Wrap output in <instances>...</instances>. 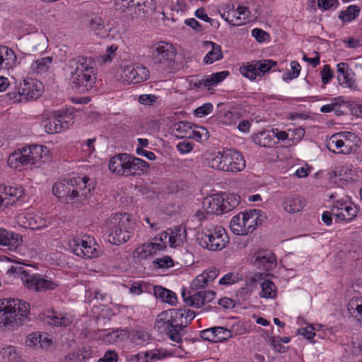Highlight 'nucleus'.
I'll return each mask as SVG.
<instances>
[{
    "label": "nucleus",
    "mask_w": 362,
    "mask_h": 362,
    "mask_svg": "<svg viewBox=\"0 0 362 362\" xmlns=\"http://www.w3.org/2000/svg\"><path fill=\"white\" fill-rule=\"evenodd\" d=\"M0 354L7 362H18L19 361V355L13 346L2 348Z\"/></svg>",
    "instance_id": "38"
},
{
    "label": "nucleus",
    "mask_w": 362,
    "mask_h": 362,
    "mask_svg": "<svg viewBox=\"0 0 362 362\" xmlns=\"http://www.w3.org/2000/svg\"><path fill=\"white\" fill-rule=\"evenodd\" d=\"M361 9L356 5H351L346 10L340 12L339 18L344 22L354 20L360 13Z\"/></svg>",
    "instance_id": "34"
},
{
    "label": "nucleus",
    "mask_w": 362,
    "mask_h": 362,
    "mask_svg": "<svg viewBox=\"0 0 362 362\" xmlns=\"http://www.w3.org/2000/svg\"><path fill=\"white\" fill-rule=\"evenodd\" d=\"M228 75L229 72L228 71H223L209 76H204L202 80H191L189 86L191 88H199L204 86L210 88V87L214 86L223 81Z\"/></svg>",
    "instance_id": "16"
},
{
    "label": "nucleus",
    "mask_w": 362,
    "mask_h": 362,
    "mask_svg": "<svg viewBox=\"0 0 362 362\" xmlns=\"http://www.w3.org/2000/svg\"><path fill=\"white\" fill-rule=\"evenodd\" d=\"M244 219L245 211L240 212L238 215L233 217L230 223V228L235 234L239 235H244Z\"/></svg>",
    "instance_id": "29"
},
{
    "label": "nucleus",
    "mask_w": 362,
    "mask_h": 362,
    "mask_svg": "<svg viewBox=\"0 0 362 362\" xmlns=\"http://www.w3.org/2000/svg\"><path fill=\"white\" fill-rule=\"evenodd\" d=\"M238 119V114L235 112L228 111L222 117V122L227 124L235 123Z\"/></svg>",
    "instance_id": "61"
},
{
    "label": "nucleus",
    "mask_w": 362,
    "mask_h": 362,
    "mask_svg": "<svg viewBox=\"0 0 362 362\" xmlns=\"http://www.w3.org/2000/svg\"><path fill=\"white\" fill-rule=\"evenodd\" d=\"M322 82L323 84L328 83L334 76L333 71H332L329 64H325L321 71Z\"/></svg>",
    "instance_id": "58"
},
{
    "label": "nucleus",
    "mask_w": 362,
    "mask_h": 362,
    "mask_svg": "<svg viewBox=\"0 0 362 362\" xmlns=\"http://www.w3.org/2000/svg\"><path fill=\"white\" fill-rule=\"evenodd\" d=\"M153 264L156 268H170L173 267V259L169 256H164L162 258H158L153 261Z\"/></svg>",
    "instance_id": "47"
},
{
    "label": "nucleus",
    "mask_w": 362,
    "mask_h": 362,
    "mask_svg": "<svg viewBox=\"0 0 362 362\" xmlns=\"http://www.w3.org/2000/svg\"><path fill=\"white\" fill-rule=\"evenodd\" d=\"M43 88L42 83L37 80L30 78L24 81V83L21 88V91L17 93H9L8 95L14 102L21 101L22 98H24L25 100H35L41 95Z\"/></svg>",
    "instance_id": "10"
},
{
    "label": "nucleus",
    "mask_w": 362,
    "mask_h": 362,
    "mask_svg": "<svg viewBox=\"0 0 362 362\" xmlns=\"http://www.w3.org/2000/svg\"><path fill=\"white\" fill-rule=\"evenodd\" d=\"M194 15L197 18L202 20L205 22L209 23L211 26L214 25L215 23H217L218 25V23L216 22L214 19H212L208 16L204 7L197 9L194 13Z\"/></svg>",
    "instance_id": "55"
},
{
    "label": "nucleus",
    "mask_w": 362,
    "mask_h": 362,
    "mask_svg": "<svg viewBox=\"0 0 362 362\" xmlns=\"http://www.w3.org/2000/svg\"><path fill=\"white\" fill-rule=\"evenodd\" d=\"M305 202L300 197H289L284 202V209L290 213H295L302 210Z\"/></svg>",
    "instance_id": "25"
},
{
    "label": "nucleus",
    "mask_w": 362,
    "mask_h": 362,
    "mask_svg": "<svg viewBox=\"0 0 362 362\" xmlns=\"http://www.w3.org/2000/svg\"><path fill=\"white\" fill-rule=\"evenodd\" d=\"M157 100V97L154 95H141L139 97V102L141 104L146 105H151L154 103Z\"/></svg>",
    "instance_id": "64"
},
{
    "label": "nucleus",
    "mask_w": 362,
    "mask_h": 362,
    "mask_svg": "<svg viewBox=\"0 0 362 362\" xmlns=\"http://www.w3.org/2000/svg\"><path fill=\"white\" fill-rule=\"evenodd\" d=\"M127 335L128 331L127 329L117 328L104 334V339L106 342L115 343L127 338Z\"/></svg>",
    "instance_id": "33"
},
{
    "label": "nucleus",
    "mask_w": 362,
    "mask_h": 362,
    "mask_svg": "<svg viewBox=\"0 0 362 362\" xmlns=\"http://www.w3.org/2000/svg\"><path fill=\"white\" fill-rule=\"evenodd\" d=\"M149 169V164L136 156L131 155L130 163H129V171L130 175H135L137 171H139L137 174L146 173Z\"/></svg>",
    "instance_id": "24"
},
{
    "label": "nucleus",
    "mask_w": 362,
    "mask_h": 362,
    "mask_svg": "<svg viewBox=\"0 0 362 362\" xmlns=\"http://www.w3.org/2000/svg\"><path fill=\"white\" fill-rule=\"evenodd\" d=\"M135 224V221L129 214H112L106 221L108 241L116 245L127 242L133 235Z\"/></svg>",
    "instance_id": "4"
},
{
    "label": "nucleus",
    "mask_w": 362,
    "mask_h": 362,
    "mask_svg": "<svg viewBox=\"0 0 362 362\" xmlns=\"http://www.w3.org/2000/svg\"><path fill=\"white\" fill-rule=\"evenodd\" d=\"M202 339L212 342L224 341L232 337L231 332L223 327H214L200 332Z\"/></svg>",
    "instance_id": "15"
},
{
    "label": "nucleus",
    "mask_w": 362,
    "mask_h": 362,
    "mask_svg": "<svg viewBox=\"0 0 362 362\" xmlns=\"http://www.w3.org/2000/svg\"><path fill=\"white\" fill-rule=\"evenodd\" d=\"M358 214V209L351 203L337 201L332 206V215L337 221H349L354 219Z\"/></svg>",
    "instance_id": "13"
},
{
    "label": "nucleus",
    "mask_w": 362,
    "mask_h": 362,
    "mask_svg": "<svg viewBox=\"0 0 362 362\" xmlns=\"http://www.w3.org/2000/svg\"><path fill=\"white\" fill-rule=\"evenodd\" d=\"M85 359V356L82 353L73 352L65 355L63 358L61 359L62 362H81Z\"/></svg>",
    "instance_id": "53"
},
{
    "label": "nucleus",
    "mask_w": 362,
    "mask_h": 362,
    "mask_svg": "<svg viewBox=\"0 0 362 362\" xmlns=\"http://www.w3.org/2000/svg\"><path fill=\"white\" fill-rule=\"evenodd\" d=\"M43 321L54 326H66L67 320L65 317H59L54 311H48L43 317Z\"/></svg>",
    "instance_id": "35"
},
{
    "label": "nucleus",
    "mask_w": 362,
    "mask_h": 362,
    "mask_svg": "<svg viewBox=\"0 0 362 362\" xmlns=\"http://www.w3.org/2000/svg\"><path fill=\"white\" fill-rule=\"evenodd\" d=\"M148 70L141 64L124 66L122 69V77L127 82L139 83L148 79Z\"/></svg>",
    "instance_id": "12"
},
{
    "label": "nucleus",
    "mask_w": 362,
    "mask_h": 362,
    "mask_svg": "<svg viewBox=\"0 0 362 362\" xmlns=\"http://www.w3.org/2000/svg\"><path fill=\"white\" fill-rule=\"evenodd\" d=\"M169 320H170V339L173 341L180 343L182 341L181 332L187 327L185 322V309H170Z\"/></svg>",
    "instance_id": "11"
},
{
    "label": "nucleus",
    "mask_w": 362,
    "mask_h": 362,
    "mask_svg": "<svg viewBox=\"0 0 362 362\" xmlns=\"http://www.w3.org/2000/svg\"><path fill=\"white\" fill-rule=\"evenodd\" d=\"M208 281L205 279V276L202 274L196 277L192 281L191 290L203 288L207 286Z\"/></svg>",
    "instance_id": "57"
},
{
    "label": "nucleus",
    "mask_w": 362,
    "mask_h": 362,
    "mask_svg": "<svg viewBox=\"0 0 362 362\" xmlns=\"http://www.w3.org/2000/svg\"><path fill=\"white\" fill-rule=\"evenodd\" d=\"M212 49L209 51L204 58V62L206 64H212L214 62L221 59L223 57L221 48L217 44L213 42H209Z\"/></svg>",
    "instance_id": "30"
},
{
    "label": "nucleus",
    "mask_w": 362,
    "mask_h": 362,
    "mask_svg": "<svg viewBox=\"0 0 362 362\" xmlns=\"http://www.w3.org/2000/svg\"><path fill=\"white\" fill-rule=\"evenodd\" d=\"M89 27L92 32L101 38L109 35V30L104 24V21L100 16H95L89 20Z\"/></svg>",
    "instance_id": "21"
},
{
    "label": "nucleus",
    "mask_w": 362,
    "mask_h": 362,
    "mask_svg": "<svg viewBox=\"0 0 362 362\" xmlns=\"http://www.w3.org/2000/svg\"><path fill=\"white\" fill-rule=\"evenodd\" d=\"M256 67L255 62L252 61L250 63H247L246 66H242L240 68V71L245 77L250 80H255L257 76H259Z\"/></svg>",
    "instance_id": "39"
},
{
    "label": "nucleus",
    "mask_w": 362,
    "mask_h": 362,
    "mask_svg": "<svg viewBox=\"0 0 362 362\" xmlns=\"http://www.w3.org/2000/svg\"><path fill=\"white\" fill-rule=\"evenodd\" d=\"M30 304L18 298L0 299V325L18 327L29 320Z\"/></svg>",
    "instance_id": "3"
},
{
    "label": "nucleus",
    "mask_w": 362,
    "mask_h": 362,
    "mask_svg": "<svg viewBox=\"0 0 362 362\" xmlns=\"http://www.w3.org/2000/svg\"><path fill=\"white\" fill-rule=\"evenodd\" d=\"M152 286H151L147 283H145V282L134 283L132 285V286L130 288V291L132 293H136V294H140L144 291L150 292V288Z\"/></svg>",
    "instance_id": "52"
},
{
    "label": "nucleus",
    "mask_w": 362,
    "mask_h": 362,
    "mask_svg": "<svg viewBox=\"0 0 362 362\" xmlns=\"http://www.w3.org/2000/svg\"><path fill=\"white\" fill-rule=\"evenodd\" d=\"M133 255L134 257H138L141 259H145L149 256H152L151 250L149 247V245L147 243H144L142 245L136 248L133 252Z\"/></svg>",
    "instance_id": "42"
},
{
    "label": "nucleus",
    "mask_w": 362,
    "mask_h": 362,
    "mask_svg": "<svg viewBox=\"0 0 362 362\" xmlns=\"http://www.w3.org/2000/svg\"><path fill=\"white\" fill-rule=\"evenodd\" d=\"M8 240H6V245L9 247L10 250H15L23 242V237L18 233L8 231L7 233Z\"/></svg>",
    "instance_id": "40"
},
{
    "label": "nucleus",
    "mask_w": 362,
    "mask_h": 362,
    "mask_svg": "<svg viewBox=\"0 0 362 362\" xmlns=\"http://www.w3.org/2000/svg\"><path fill=\"white\" fill-rule=\"evenodd\" d=\"M117 354L114 351H107L103 357L98 359V362H117Z\"/></svg>",
    "instance_id": "63"
},
{
    "label": "nucleus",
    "mask_w": 362,
    "mask_h": 362,
    "mask_svg": "<svg viewBox=\"0 0 362 362\" xmlns=\"http://www.w3.org/2000/svg\"><path fill=\"white\" fill-rule=\"evenodd\" d=\"M169 324V310L163 311L156 320L155 327L160 332H165L170 338L169 331L170 328Z\"/></svg>",
    "instance_id": "28"
},
{
    "label": "nucleus",
    "mask_w": 362,
    "mask_h": 362,
    "mask_svg": "<svg viewBox=\"0 0 362 362\" xmlns=\"http://www.w3.org/2000/svg\"><path fill=\"white\" fill-rule=\"evenodd\" d=\"M121 165L122 161L120 153L110 158L109 161V169L112 173H115L118 175V173L119 172V169L120 168Z\"/></svg>",
    "instance_id": "51"
},
{
    "label": "nucleus",
    "mask_w": 362,
    "mask_h": 362,
    "mask_svg": "<svg viewBox=\"0 0 362 362\" xmlns=\"http://www.w3.org/2000/svg\"><path fill=\"white\" fill-rule=\"evenodd\" d=\"M197 128V127H196ZM208 131L204 127H198V129H191L189 139H193L197 141H202L203 139H208Z\"/></svg>",
    "instance_id": "43"
},
{
    "label": "nucleus",
    "mask_w": 362,
    "mask_h": 362,
    "mask_svg": "<svg viewBox=\"0 0 362 362\" xmlns=\"http://www.w3.org/2000/svg\"><path fill=\"white\" fill-rule=\"evenodd\" d=\"M351 75H354V73H349L346 74V75H339L337 76V80L341 85H344L345 86L348 88H355L356 86V81L354 77Z\"/></svg>",
    "instance_id": "46"
},
{
    "label": "nucleus",
    "mask_w": 362,
    "mask_h": 362,
    "mask_svg": "<svg viewBox=\"0 0 362 362\" xmlns=\"http://www.w3.org/2000/svg\"><path fill=\"white\" fill-rule=\"evenodd\" d=\"M298 334H302L308 339H311L315 336L314 328L312 326L301 327L297 330Z\"/></svg>",
    "instance_id": "62"
},
{
    "label": "nucleus",
    "mask_w": 362,
    "mask_h": 362,
    "mask_svg": "<svg viewBox=\"0 0 362 362\" xmlns=\"http://www.w3.org/2000/svg\"><path fill=\"white\" fill-rule=\"evenodd\" d=\"M72 88L83 93L93 87L97 78L95 62L91 57L79 55L70 59L66 65Z\"/></svg>",
    "instance_id": "1"
},
{
    "label": "nucleus",
    "mask_w": 362,
    "mask_h": 362,
    "mask_svg": "<svg viewBox=\"0 0 362 362\" xmlns=\"http://www.w3.org/2000/svg\"><path fill=\"white\" fill-rule=\"evenodd\" d=\"M80 243L81 244V246L83 247L85 257L93 258L98 256V251L96 248L91 245L90 243H88L86 240L81 239Z\"/></svg>",
    "instance_id": "45"
},
{
    "label": "nucleus",
    "mask_w": 362,
    "mask_h": 362,
    "mask_svg": "<svg viewBox=\"0 0 362 362\" xmlns=\"http://www.w3.org/2000/svg\"><path fill=\"white\" fill-rule=\"evenodd\" d=\"M52 62V57H46L35 61L31 66L32 70L37 74H44L48 71Z\"/></svg>",
    "instance_id": "31"
},
{
    "label": "nucleus",
    "mask_w": 362,
    "mask_h": 362,
    "mask_svg": "<svg viewBox=\"0 0 362 362\" xmlns=\"http://www.w3.org/2000/svg\"><path fill=\"white\" fill-rule=\"evenodd\" d=\"M252 35L258 42H265L269 38V34L260 28L253 29L252 30Z\"/></svg>",
    "instance_id": "56"
},
{
    "label": "nucleus",
    "mask_w": 362,
    "mask_h": 362,
    "mask_svg": "<svg viewBox=\"0 0 362 362\" xmlns=\"http://www.w3.org/2000/svg\"><path fill=\"white\" fill-rule=\"evenodd\" d=\"M182 296L185 302L189 306L201 308L203 305H204L203 291H197L194 293H192L188 298H186L185 291H183L182 292Z\"/></svg>",
    "instance_id": "32"
},
{
    "label": "nucleus",
    "mask_w": 362,
    "mask_h": 362,
    "mask_svg": "<svg viewBox=\"0 0 362 362\" xmlns=\"http://www.w3.org/2000/svg\"><path fill=\"white\" fill-rule=\"evenodd\" d=\"M193 126L187 121H180L173 125V132L177 137L188 138L190 136V131Z\"/></svg>",
    "instance_id": "26"
},
{
    "label": "nucleus",
    "mask_w": 362,
    "mask_h": 362,
    "mask_svg": "<svg viewBox=\"0 0 362 362\" xmlns=\"http://www.w3.org/2000/svg\"><path fill=\"white\" fill-rule=\"evenodd\" d=\"M90 178L74 176L66 177L56 182L52 187V193L66 202L88 199L91 196V191L95 189V183L89 182Z\"/></svg>",
    "instance_id": "2"
},
{
    "label": "nucleus",
    "mask_w": 362,
    "mask_h": 362,
    "mask_svg": "<svg viewBox=\"0 0 362 362\" xmlns=\"http://www.w3.org/2000/svg\"><path fill=\"white\" fill-rule=\"evenodd\" d=\"M176 51L172 44L160 42L153 47V61L160 70L169 72L174 65Z\"/></svg>",
    "instance_id": "8"
},
{
    "label": "nucleus",
    "mask_w": 362,
    "mask_h": 362,
    "mask_svg": "<svg viewBox=\"0 0 362 362\" xmlns=\"http://www.w3.org/2000/svg\"><path fill=\"white\" fill-rule=\"evenodd\" d=\"M64 115L56 114L50 118L45 120V130L48 134H57L61 132L64 129Z\"/></svg>",
    "instance_id": "18"
},
{
    "label": "nucleus",
    "mask_w": 362,
    "mask_h": 362,
    "mask_svg": "<svg viewBox=\"0 0 362 362\" xmlns=\"http://www.w3.org/2000/svg\"><path fill=\"white\" fill-rule=\"evenodd\" d=\"M209 165L212 168L224 172L238 173L245 168L246 164L240 151L228 149L217 152L209 160Z\"/></svg>",
    "instance_id": "6"
},
{
    "label": "nucleus",
    "mask_w": 362,
    "mask_h": 362,
    "mask_svg": "<svg viewBox=\"0 0 362 362\" xmlns=\"http://www.w3.org/2000/svg\"><path fill=\"white\" fill-rule=\"evenodd\" d=\"M154 296L156 298L160 300L162 302L167 303L170 305H175L177 301L176 294L161 286H152Z\"/></svg>",
    "instance_id": "20"
},
{
    "label": "nucleus",
    "mask_w": 362,
    "mask_h": 362,
    "mask_svg": "<svg viewBox=\"0 0 362 362\" xmlns=\"http://www.w3.org/2000/svg\"><path fill=\"white\" fill-rule=\"evenodd\" d=\"M252 263L259 269L265 271H271L276 264L275 255L270 250H259L252 257Z\"/></svg>",
    "instance_id": "14"
},
{
    "label": "nucleus",
    "mask_w": 362,
    "mask_h": 362,
    "mask_svg": "<svg viewBox=\"0 0 362 362\" xmlns=\"http://www.w3.org/2000/svg\"><path fill=\"white\" fill-rule=\"evenodd\" d=\"M28 150L24 148L21 152H15L9 156L8 164L13 168H18L26 165L30 163V155L27 153Z\"/></svg>",
    "instance_id": "19"
},
{
    "label": "nucleus",
    "mask_w": 362,
    "mask_h": 362,
    "mask_svg": "<svg viewBox=\"0 0 362 362\" xmlns=\"http://www.w3.org/2000/svg\"><path fill=\"white\" fill-rule=\"evenodd\" d=\"M255 209L245 211V221L243 224L244 235L252 233L257 227V216H255Z\"/></svg>",
    "instance_id": "27"
},
{
    "label": "nucleus",
    "mask_w": 362,
    "mask_h": 362,
    "mask_svg": "<svg viewBox=\"0 0 362 362\" xmlns=\"http://www.w3.org/2000/svg\"><path fill=\"white\" fill-rule=\"evenodd\" d=\"M220 195H221V199L223 201L221 203L223 214L236 208L240 204V197L238 194L222 193Z\"/></svg>",
    "instance_id": "23"
},
{
    "label": "nucleus",
    "mask_w": 362,
    "mask_h": 362,
    "mask_svg": "<svg viewBox=\"0 0 362 362\" xmlns=\"http://www.w3.org/2000/svg\"><path fill=\"white\" fill-rule=\"evenodd\" d=\"M247 9H249L250 15L257 18L262 13L261 5L258 1L251 0L247 3Z\"/></svg>",
    "instance_id": "54"
},
{
    "label": "nucleus",
    "mask_w": 362,
    "mask_h": 362,
    "mask_svg": "<svg viewBox=\"0 0 362 362\" xmlns=\"http://www.w3.org/2000/svg\"><path fill=\"white\" fill-rule=\"evenodd\" d=\"M256 65V69L258 71L259 76H262L266 72H268L277 66V63L272 59L254 60Z\"/></svg>",
    "instance_id": "37"
},
{
    "label": "nucleus",
    "mask_w": 362,
    "mask_h": 362,
    "mask_svg": "<svg viewBox=\"0 0 362 362\" xmlns=\"http://www.w3.org/2000/svg\"><path fill=\"white\" fill-rule=\"evenodd\" d=\"M197 240L203 248L211 251H218L224 248L229 242V237L226 230L221 226L206 229L199 233Z\"/></svg>",
    "instance_id": "7"
},
{
    "label": "nucleus",
    "mask_w": 362,
    "mask_h": 362,
    "mask_svg": "<svg viewBox=\"0 0 362 362\" xmlns=\"http://www.w3.org/2000/svg\"><path fill=\"white\" fill-rule=\"evenodd\" d=\"M238 280V275L233 272H230L224 275L220 280L219 284L221 285H231Z\"/></svg>",
    "instance_id": "60"
},
{
    "label": "nucleus",
    "mask_w": 362,
    "mask_h": 362,
    "mask_svg": "<svg viewBox=\"0 0 362 362\" xmlns=\"http://www.w3.org/2000/svg\"><path fill=\"white\" fill-rule=\"evenodd\" d=\"M4 193L6 196H9L11 197H13V199L12 202H15L17 201L20 197H22V194L23 193V189L22 187H6L4 189Z\"/></svg>",
    "instance_id": "44"
},
{
    "label": "nucleus",
    "mask_w": 362,
    "mask_h": 362,
    "mask_svg": "<svg viewBox=\"0 0 362 362\" xmlns=\"http://www.w3.org/2000/svg\"><path fill=\"white\" fill-rule=\"evenodd\" d=\"M123 11L132 12L137 17L146 18L156 9L154 0H117Z\"/></svg>",
    "instance_id": "9"
},
{
    "label": "nucleus",
    "mask_w": 362,
    "mask_h": 362,
    "mask_svg": "<svg viewBox=\"0 0 362 362\" xmlns=\"http://www.w3.org/2000/svg\"><path fill=\"white\" fill-rule=\"evenodd\" d=\"M291 72H289L283 76V79L286 81L296 78L298 76L300 71V66L298 62L293 61L291 63Z\"/></svg>",
    "instance_id": "49"
},
{
    "label": "nucleus",
    "mask_w": 362,
    "mask_h": 362,
    "mask_svg": "<svg viewBox=\"0 0 362 362\" xmlns=\"http://www.w3.org/2000/svg\"><path fill=\"white\" fill-rule=\"evenodd\" d=\"M220 194H214L207 196L203 199L202 207L206 214H223V207L221 203L223 202Z\"/></svg>",
    "instance_id": "17"
},
{
    "label": "nucleus",
    "mask_w": 362,
    "mask_h": 362,
    "mask_svg": "<svg viewBox=\"0 0 362 362\" xmlns=\"http://www.w3.org/2000/svg\"><path fill=\"white\" fill-rule=\"evenodd\" d=\"M7 274H16L21 279L23 285L29 290L35 292H46L55 289L58 284L46 276L40 274H30L23 267L12 266Z\"/></svg>",
    "instance_id": "5"
},
{
    "label": "nucleus",
    "mask_w": 362,
    "mask_h": 362,
    "mask_svg": "<svg viewBox=\"0 0 362 362\" xmlns=\"http://www.w3.org/2000/svg\"><path fill=\"white\" fill-rule=\"evenodd\" d=\"M117 49V46L115 45H112L107 48L106 53L102 56V59L103 62H110L115 57V52Z\"/></svg>",
    "instance_id": "59"
},
{
    "label": "nucleus",
    "mask_w": 362,
    "mask_h": 362,
    "mask_svg": "<svg viewBox=\"0 0 362 362\" xmlns=\"http://www.w3.org/2000/svg\"><path fill=\"white\" fill-rule=\"evenodd\" d=\"M42 146L34 145L29 146L28 154L30 155V161L32 160L33 164H35V162L39 158H41V153L43 151Z\"/></svg>",
    "instance_id": "48"
},
{
    "label": "nucleus",
    "mask_w": 362,
    "mask_h": 362,
    "mask_svg": "<svg viewBox=\"0 0 362 362\" xmlns=\"http://www.w3.org/2000/svg\"><path fill=\"white\" fill-rule=\"evenodd\" d=\"M131 155L128 153H121L122 165H120L119 172L118 175H130L129 163Z\"/></svg>",
    "instance_id": "41"
},
{
    "label": "nucleus",
    "mask_w": 362,
    "mask_h": 362,
    "mask_svg": "<svg viewBox=\"0 0 362 362\" xmlns=\"http://www.w3.org/2000/svg\"><path fill=\"white\" fill-rule=\"evenodd\" d=\"M262 291L259 293L260 297L264 298H274L276 296V286L269 281L265 280L261 284Z\"/></svg>",
    "instance_id": "36"
},
{
    "label": "nucleus",
    "mask_w": 362,
    "mask_h": 362,
    "mask_svg": "<svg viewBox=\"0 0 362 362\" xmlns=\"http://www.w3.org/2000/svg\"><path fill=\"white\" fill-rule=\"evenodd\" d=\"M212 110L213 105L210 103H206L196 108L194 111V114L196 117H202L211 113Z\"/></svg>",
    "instance_id": "50"
},
{
    "label": "nucleus",
    "mask_w": 362,
    "mask_h": 362,
    "mask_svg": "<svg viewBox=\"0 0 362 362\" xmlns=\"http://www.w3.org/2000/svg\"><path fill=\"white\" fill-rule=\"evenodd\" d=\"M16 59V56L11 48L6 46H0V70L10 67Z\"/></svg>",
    "instance_id": "22"
}]
</instances>
